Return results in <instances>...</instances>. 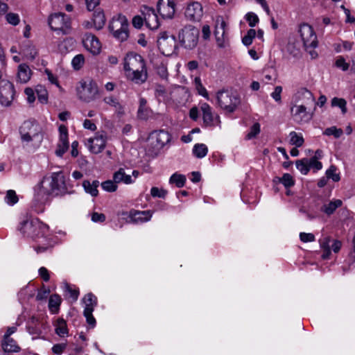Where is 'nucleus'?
<instances>
[{"label": "nucleus", "mask_w": 355, "mask_h": 355, "mask_svg": "<svg viewBox=\"0 0 355 355\" xmlns=\"http://www.w3.org/2000/svg\"><path fill=\"white\" fill-rule=\"evenodd\" d=\"M126 78L135 84L141 85L148 79V71L144 59L136 53H128L123 60Z\"/></svg>", "instance_id": "nucleus-1"}, {"label": "nucleus", "mask_w": 355, "mask_h": 355, "mask_svg": "<svg viewBox=\"0 0 355 355\" xmlns=\"http://www.w3.org/2000/svg\"><path fill=\"white\" fill-rule=\"evenodd\" d=\"M21 140L24 147L35 150L42 144L44 134L40 125L32 121H26L19 128Z\"/></svg>", "instance_id": "nucleus-2"}, {"label": "nucleus", "mask_w": 355, "mask_h": 355, "mask_svg": "<svg viewBox=\"0 0 355 355\" xmlns=\"http://www.w3.org/2000/svg\"><path fill=\"white\" fill-rule=\"evenodd\" d=\"M40 192L46 195H64L68 193L66 177L62 171L54 172L44 177L41 182Z\"/></svg>", "instance_id": "nucleus-3"}, {"label": "nucleus", "mask_w": 355, "mask_h": 355, "mask_svg": "<svg viewBox=\"0 0 355 355\" xmlns=\"http://www.w3.org/2000/svg\"><path fill=\"white\" fill-rule=\"evenodd\" d=\"M19 230L26 237L33 240L49 236V227L38 218H27L20 223Z\"/></svg>", "instance_id": "nucleus-4"}, {"label": "nucleus", "mask_w": 355, "mask_h": 355, "mask_svg": "<svg viewBox=\"0 0 355 355\" xmlns=\"http://www.w3.org/2000/svg\"><path fill=\"white\" fill-rule=\"evenodd\" d=\"M98 92L97 84L92 79L81 80L76 87L78 98L85 103L94 101L98 95Z\"/></svg>", "instance_id": "nucleus-5"}, {"label": "nucleus", "mask_w": 355, "mask_h": 355, "mask_svg": "<svg viewBox=\"0 0 355 355\" xmlns=\"http://www.w3.org/2000/svg\"><path fill=\"white\" fill-rule=\"evenodd\" d=\"M108 28L116 39L121 42L128 39L129 35L128 21L125 15L119 14L113 17L109 24Z\"/></svg>", "instance_id": "nucleus-6"}, {"label": "nucleus", "mask_w": 355, "mask_h": 355, "mask_svg": "<svg viewBox=\"0 0 355 355\" xmlns=\"http://www.w3.org/2000/svg\"><path fill=\"white\" fill-rule=\"evenodd\" d=\"M216 98L218 106L227 113L234 112L241 103L239 96L229 91H218Z\"/></svg>", "instance_id": "nucleus-7"}, {"label": "nucleus", "mask_w": 355, "mask_h": 355, "mask_svg": "<svg viewBox=\"0 0 355 355\" xmlns=\"http://www.w3.org/2000/svg\"><path fill=\"white\" fill-rule=\"evenodd\" d=\"M178 39L184 49H193L198 43L199 30L192 25L185 26L180 31Z\"/></svg>", "instance_id": "nucleus-8"}, {"label": "nucleus", "mask_w": 355, "mask_h": 355, "mask_svg": "<svg viewBox=\"0 0 355 355\" xmlns=\"http://www.w3.org/2000/svg\"><path fill=\"white\" fill-rule=\"evenodd\" d=\"M48 24L51 30L63 35L69 34L71 29V19L67 15L57 12L49 17Z\"/></svg>", "instance_id": "nucleus-9"}, {"label": "nucleus", "mask_w": 355, "mask_h": 355, "mask_svg": "<svg viewBox=\"0 0 355 355\" xmlns=\"http://www.w3.org/2000/svg\"><path fill=\"white\" fill-rule=\"evenodd\" d=\"M298 35L306 49L315 48L318 38L313 28L307 23H302L298 26Z\"/></svg>", "instance_id": "nucleus-10"}, {"label": "nucleus", "mask_w": 355, "mask_h": 355, "mask_svg": "<svg viewBox=\"0 0 355 355\" xmlns=\"http://www.w3.org/2000/svg\"><path fill=\"white\" fill-rule=\"evenodd\" d=\"M157 45L163 55L166 56L171 55L175 51L177 47L175 37L166 32L162 33L157 40Z\"/></svg>", "instance_id": "nucleus-11"}, {"label": "nucleus", "mask_w": 355, "mask_h": 355, "mask_svg": "<svg viewBox=\"0 0 355 355\" xmlns=\"http://www.w3.org/2000/svg\"><path fill=\"white\" fill-rule=\"evenodd\" d=\"M85 304L83 315L86 318L87 322L91 327L96 325V320L93 316V311L97 306V298L92 293H87L83 299Z\"/></svg>", "instance_id": "nucleus-12"}, {"label": "nucleus", "mask_w": 355, "mask_h": 355, "mask_svg": "<svg viewBox=\"0 0 355 355\" xmlns=\"http://www.w3.org/2000/svg\"><path fill=\"white\" fill-rule=\"evenodd\" d=\"M15 93V87L11 82L8 80L0 81V103L2 105H10L14 99Z\"/></svg>", "instance_id": "nucleus-13"}, {"label": "nucleus", "mask_w": 355, "mask_h": 355, "mask_svg": "<svg viewBox=\"0 0 355 355\" xmlns=\"http://www.w3.org/2000/svg\"><path fill=\"white\" fill-rule=\"evenodd\" d=\"M227 24L222 16L216 19L214 35L217 45L224 48L228 44V37L226 35Z\"/></svg>", "instance_id": "nucleus-14"}, {"label": "nucleus", "mask_w": 355, "mask_h": 355, "mask_svg": "<svg viewBox=\"0 0 355 355\" xmlns=\"http://www.w3.org/2000/svg\"><path fill=\"white\" fill-rule=\"evenodd\" d=\"M200 110L202 113L203 123L207 127L219 125L220 123V117L214 114L212 107L207 103L200 104Z\"/></svg>", "instance_id": "nucleus-15"}, {"label": "nucleus", "mask_w": 355, "mask_h": 355, "mask_svg": "<svg viewBox=\"0 0 355 355\" xmlns=\"http://www.w3.org/2000/svg\"><path fill=\"white\" fill-rule=\"evenodd\" d=\"M309 105L295 104L291 108V113L294 121L297 123H306L312 118V114L309 111Z\"/></svg>", "instance_id": "nucleus-16"}, {"label": "nucleus", "mask_w": 355, "mask_h": 355, "mask_svg": "<svg viewBox=\"0 0 355 355\" xmlns=\"http://www.w3.org/2000/svg\"><path fill=\"white\" fill-rule=\"evenodd\" d=\"M144 18L146 26L150 30H156L159 26V21L155 10L147 6H142L140 9Z\"/></svg>", "instance_id": "nucleus-17"}, {"label": "nucleus", "mask_w": 355, "mask_h": 355, "mask_svg": "<svg viewBox=\"0 0 355 355\" xmlns=\"http://www.w3.org/2000/svg\"><path fill=\"white\" fill-rule=\"evenodd\" d=\"M59 130V141L57 145L55 154L58 157H62L69 149L68 129L66 125H60Z\"/></svg>", "instance_id": "nucleus-18"}, {"label": "nucleus", "mask_w": 355, "mask_h": 355, "mask_svg": "<svg viewBox=\"0 0 355 355\" xmlns=\"http://www.w3.org/2000/svg\"><path fill=\"white\" fill-rule=\"evenodd\" d=\"M176 3L175 0H159L157 9L163 18L172 19L175 13Z\"/></svg>", "instance_id": "nucleus-19"}, {"label": "nucleus", "mask_w": 355, "mask_h": 355, "mask_svg": "<svg viewBox=\"0 0 355 355\" xmlns=\"http://www.w3.org/2000/svg\"><path fill=\"white\" fill-rule=\"evenodd\" d=\"M203 15V8L202 5L197 1L191 2L188 4L185 10V17L190 21H198Z\"/></svg>", "instance_id": "nucleus-20"}, {"label": "nucleus", "mask_w": 355, "mask_h": 355, "mask_svg": "<svg viewBox=\"0 0 355 355\" xmlns=\"http://www.w3.org/2000/svg\"><path fill=\"white\" fill-rule=\"evenodd\" d=\"M84 47L93 55H97L101 49V44L98 39L91 33L85 35L83 39Z\"/></svg>", "instance_id": "nucleus-21"}, {"label": "nucleus", "mask_w": 355, "mask_h": 355, "mask_svg": "<svg viewBox=\"0 0 355 355\" xmlns=\"http://www.w3.org/2000/svg\"><path fill=\"white\" fill-rule=\"evenodd\" d=\"M150 140L157 148H162L171 141V135L164 130H156L150 134Z\"/></svg>", "instance_id": "nucleus-22"}, {"label": "nucleus", "mask_w": 355, "mask_h": 355, "mask_svg": "<svg viewBox=\"0 0 355 355\" xmlns=\"http://www.w3.org/2000/svg\"><path fill=\"white\" fill-rule=\"evenodd\" d=\"M106 138L103 135L96 134L87 140V147L94 154L101 153L105 147Z\"/></svg>", "instance_id": "nucleus-23"}, {"label": "nucleus", "mask_w": 355, "mask_h": 355, "mask_svg": "<svg viewBox=\"0 0 355 355\" xmlns=\"http://www.w3.org/2000/svg\"><path fill=\"white\" fill-rule=\"evenodd\" d=\"M315 103L313 94L306 88L300 89L295 94V104L313 106Z\"/></svg>", "instance_id": "nucleus-24"}, {"label": "nucleus", "mask_w": 355, "mask_h": 355, "mask_svg": "<svg viewBox=\"0 0 355 355\" xmlns=\"http://www.w3.org/2000/svg\"><path fill=\"white\" fill-rule=\"evenodd\" d=\"M154 116L153 111L147 106V101L144 98L139 99V106L137 110V117L141 120H148Z\"/></svg>", "instance_id": "nucleus-25"}, {"label": "nucleus", "mask_w": 355, "mask_h": 355, "mask_svg": "<svg viewBox=\"0 0 355 355\" xmlns=\"http://www.w3.org/2000/svg\"><path fill=\"white\" fill-rule=\"evenodd\" d=\"M131 222L144 223L150 220L152 213L150 211L132 210L128 214Z\"/></svg>", "instance_id": "nucleus-26"}, {"label": "nucleus", "mask_w": 355, "mask_h": 355, "mask_svg": "<svg viewBox=\"0 0 355 355\" xmlns=\"http://www.w3.org/2000/svg\"><path fill=\"white\" fill-rule=\"evenodd\" d=\"M32 74L31 69L26 64H20L17 69V80L19 83L25 84L30 80Z\"/></svg>", "instance_id": "nucleus-27"}, {"label": "nucleus", "mask_w": 355, "mask_h": 355, "mask_svg": "<svg viewBox=\"0 0 355 355\" xmlns=\"http://www.w3.org/2000/svg\"><path fill=\"white\" fill-rule=\"evenodd\" d=\"M343 205V201L340 199H332L324 202L320 207V211L327 216L332 215L335 211Z\"/></svg>", "instance_id": "nucleus-28"}, {"label": "nucleus", "mask_w": 355, "mask_h": 355, "mask_svg": "<svg viewBox=\"0 0 355 355\" xmlns=\"http://www.w3.org/2000/svg\"><path fill=\"white\" fill-rule=\"evenodd\" d=\"M92 21L94 28L96 30H101L105 26L106 19L103 10L98 8L93 14Z\"/></svg>", "instance_id": "nucleus-29"}, {"label": "nucleus", "mask_w": 355, "mask_h": 355, "mask_svg": "<svg viewBox=\"0 0 355 355\" xmlns=\"http://www.w3.org/2000/svg\"><path fill=\"white\" fill-rule=\"evenodd\" d=\"M1 347L5 353H16L21 349L16 341L10 338H3L1 341Z\"/></svg>", "instance_id": "nucleus-30"}, {"label": "nucleus", "mask_w": 355, "mask_h": 355, "mask_svg": "<svg viewBox=\"0 0 355 355\" xmlns=\"http://www.w3.org/2000/svg\"><path fill=\"white\" fill-rule=\"evenodd\" d=\"M113 180L115 182H117V184L122 182L129 184L134 182L130 175L125 174L123 168H119V171L114 173Z\"/></svg>", "instance_id": "nucleus-31"}, {"label": "nucleus", "mask_w": 355, "mask_h": 355, "mask_svg": "<svg viewBox=\"0 0 355 355\" xmlns=\"http://www.w3.org/2000/svg\"><path fill=\"white\" fill-rule=\"evenodd\" d=\"M55 331L60 337L68 336L69 331L66 321L63 318H58L54 323Z\"/></svg>", "instance_id": "nucleus-32"}, {"label": "nucleus", "mask_w": 355, "mask_h": 355, "mask_svg": "<svg viewBox=\"0 0 355 355\" xmlns=\"http://www.w3.org/2000/svg\"><path fill=\"white\" fill-rule=\"evenodd\" d=\"M98 186L99 182L98 180H94L92 182H90L89 180H84L83 182V187H84L85 191L94 197L98 196Z\"/></svg>", "instance_id": "nucleus-33"}, {"label": "nucleus", "mask_w": 355, "mask_h": 355, "mask_svg": "<svg viewBox=\"0 0 355 355\" xmlns=\"http://www.w3.org/2000/svg\"><path fill=\"white\" fill-rule=\"evenodd\" d=\"M103 102L110 107L114 108L118 112H123V106L119 103L118 98L112 95L105 96Z\"/></svg>", "instance_id": "nucleus-34"}, {"label": "nucleus", "mask_w": 355, "mask_h": 355, "mask_svg": "<svg viewBox=\"0 0 355 355\" xmlns=\"http://www.w3.org/2000/svg\"><path fill=\"white\" fill-rule=\"evenodd\" d=\"M61 304V298L58 295H51L49 300V309L51 313L55 314L59 311V307Z\"/></svg>", "instance_id": "nucleus-35"}, {"label": "nucleus", "mask_w": 355, "mask_h": 355, "mask_svg": "<svg viewBox=\"0 0 355 355\" xmlns=\"http://www.w3.org/2000/svg\"><path fill=\"white\" fill-rule=\"evenodd\" d=\"M331 239L329 237H324L320 240V245L321 249L323 250L322 257L324 259L329 258L331 254Z\"/></svg>", "instance_id": "nucleus-36"}, {"label": "nucleus", "mask_w": 355, "mask_h": 355, "mask_svg": "<svg viewBox=\"0 0 355 355\" xmlns=\"http://www.w3.org/2000/svg\"><path fill=\"white\" fill-rule=\"evenodd\" d=\"M192 151L196 157L201 159L207 155L208 148L204 144H196L194 145Z\"/></svg>", "instance_id": "nucleus-37"}, {"label": "nucleus", "mask_w": 355, "mask_h": 355, "mask_svg": "<svg viewBox=\"0 0 355 355\" xmlns=\"http://www.w3.org/2000/svg\"><path fill=\"white\" fill-rule=\"evenodd\" d=\"M290 137V144L291 145L295 146L297 148L301 147L304 142V138L300 133H297L295 131H292L289 134Z\"/></svg>", "instance_id": "nucleus-38"}, {"label": "nucleus", "mask_w": 355, "mask_h": 355, "mask_svg": "<svg viewBox=\"0 0 355 355\" xmlns=\"http://www.w3.org/2000/svg\"><path fill=\"white\" fill-rule=\"evenodd\" d=\"M185 182L186 177L184 175L178 174L177 173L173 174L169 179V183L175 184L178 188L183 187Z\"/></svg>", "instance_id": "nucleus-39"}, {"label": "nucleus", "mask_w": 355, "mask_h": 355, "mask_svg": "<svg viewBox=\"0 0 355 355\" xmlns=\"http://www.w3.org/2000/svg\"><path fill=\"white\" fill-rule=\"evenodd\" d=\"M195 88L197 90L199 95L203 96L207 100H209V94L206 88L202 85L200 77H196L194 79Z\"/></svg>", "instance_id": "nucleus-40"}, {"label": "nucleus", "mask_w": 355, "mask_h": 355, "mask_svg": "<svg viewBox=\"0 0 355 355\" xmlns=\"http://www.w3.org/2000/svg\"><path fill=\"white\" fill-rule=\"evenodd\" d=\"M19 200L18 196L14 190H8L4 197V201L8 205L12 206Z\"/></svg>", "instance_id": "nucleus-41"}, {"label": "nucleus", "mask_w": 355, "mask_h": 355, "mask_svg": "<svg viewBox=\"0 0 355 355\" xmlns=\"http://www.w3.org/2000/svg\"><path fill=\"white\" fill-rule=\"evenodd\" d=\"M36 93L38 101L43 104L48 102V92L46 88L42 85H37L36 87Z\"/></svg>", "instance_id": "nucleus-42"}, {"label": "nucleus", "mask_w": 355, "mask_h": 355, "mask_svg": "<svg viewBox=\"0 0 355 355\" xmlns=\"http://www.w3.org/2000/svg\"><path fill=\"white\" fill-rule=\"evenodd\" d=\"M22 53L27 59L31 60H34L37 55V49L32 45L25 46L22 50Z\"/></svg>", "instance_id": "nucleus-43"}, {"label": "nucleus", "mask_w": 355, "mask_h": 355, "mask_svg": "<svg viewBox=\"0 0 355 355\" xmlns=\"http://www.w3.org/2000/svg\"><path fill=\"white\" fill-rule=\"evenodd\" d=\"M296 167L302 174L306 175L310 170L309 159H302L297 160L296 162Z\"/></svg>", "instance_id": "nucleus-44"}, {"label": "nucleus", "mask_w": 355, "mask_h": 355, "mask_svg": "<svg viewBox=\"0 0 355 355\" xmlns=\"http://www.w3.org/2000/svg\"><path fill=\"white\" fill-rule=\"evenodd\" d=\"M256 35L257 32L254 29L250 28L248 30L247 34L242 39L243 44L246 46L252 44L253 39L256 37Z\"/></svg>", "instance_id": "nucleus-45"}, {"label": "nucleus", "mask_w": 355, "mask_h": 355, "mask_svg": "<svg viewBox=\"0 0 355 355\" xmlns=\"http://www.w3.org/2000/svg\"><path fill=\"white\" fill-rule=\"evenodd\" d=\"M346 105L347 102L344 98L334 97L331 100V105L340 107L343 114H345L347 111Z\"/></svg>", "instance_id": "nucleus-46"}, {"label": "nucleus", "mask_w": 355, "mask_h": 355, "mask_svg": "<svg viewBox=\"0 0 355 355\" xmlns=\"http://www.w3.org/2000/svg\"><path fill=\"white\" fill-rule=\"evenodd\" d=\"M102 189L107 192H114L117 189V182L113 180H106L101 183Z\"/></svg>", "instance_id": "nucleus-47"}, {"label": "nucleus", "mask_w": 355, "mask_h": 355, "mask_svg": "<svg viewBox=\"0 0 355 355\" xmlns=\"http://www.w3.org/2000/svg\"><path fill=\"white\" fill-rule=\"evenodd\" d=\"M279 182H281L286 188L291 187L295 184L292 175L289 173H284L282 178H279Z\"/></svg>", "instance_id": "nucleus-48"}, {"label": "nucleus", "mask_w": 355, "mask_h": 355, "mask_svg": "<svg viewBox=\"0 0 355 355\" xmlns=\"http://www.w3.org/2000/svg\"><path fill=\"white\" fill-rule=\"evenodd\" d=\"M245 19L250 27H254L259 21V17L253 12H248L245 16Z\"/></svg>", "instance_id": "nucleus-49"}, {"label": "nucleus", "mask_w": 355, "mask_h": 355, "mask_svg": "<svg viewBox=\"0 0 355 355\" xmlns=\"http://www.w3.org/2000/svg\"><path fill=\"white\" fill-rule=\"evenodd\" d=\"M84 63H85V58H84L83 55H82V54H78V55H76L73 58L72 62H71L72 66H73V69H75L76 70H79L80 69H81L83 67Z\"/></svg>", "instance_id": "nucleus-50"}, {"label": "nucleus", "mask_w": 355, "mask_h": 355, "mask_svg": "<svg viewBox=\"0 0 355 355\" xmlns=\"http://www.w3.org/2000/svg\"><path fill=\"white\" fill-rule=\"evenodd\" d=\"M336 171L337 169L336 166H331L326 171L327 178L331 179L334 182H338L340 178Z\"/></svg>", "instance_id": "nucleus-51"}, {"label": "nucleus", "mask_w": 355, "mask_h": 355, "mask_svg": "<svg viewBox=\"0 0 355 355\" xmlns=\"http://www.w3.org/2000/svg\"><path fill=\"white\" fill-rule=\"evenodd\" d=\"M150 194L154 198H164L167 194V191L163 189L154 187L150 189Z\"/></svg>", "instance_id": "nucleus-52"}, {"label": "nucleus", "mask_w": 355, "mask_h": 355, "mask_svg": "<svg viewBox=\"0 0 355 355\" xmlns=\"http://www.w3.org/2000/svg\"><path fill=\"white\" fill-rule=\"evenodd\" d=\"M260 132V125L259 123H255L250 128V130L246 135L247 139H251L255 137Z\"/></svg>", "instance_id": "nucleus-53"}, {"label": "nucleus", "mask_w": 355, "mask_h": 355, "mask_svg": "<svg viewBox=\"0 0 355 355\" xmlns=\"http://www.w3.org/2000/svg\"><path fill=\"white\" fill-rule=\"evenodd\" d=\"M324 135L330 136L334 135L336 138H339L342 134L343 130L341 129L336 128V127L333 126L331 128H328L324 130Z\"/></svg>", "instance_id": "nucleus-54"}, {"label": "nucleus", "mask_w": 355, "mask_h": 355, "mask_svg": "<svg viewBox=\"0 0 355 355\" xmlns=\"http://www.w3.org/2000/svg\"><path fill=\"white\" fill-rule=\"evenodd\" d=\"M248 2H255L257 4L260 5L263 10L266 12L268 15H271V11L270 10L269 6L266 0H245Z\"/></svg>", "instance_id": "nucleus-55"}, {"label": "nucleus", "mask_w": 355, "mask_h": 355, "mask_svg": "<svg viewBox=\"0 0 355 355\" xmlns=\"http://www.w3.org/2000/svg\"><path fill=\"white\" fill-rule=\"evenodd\" d=\"M6 18L7 21L13 26H16L19 23V17L17 14L8 13L6 15Z\"/></svg>", "instance_id": "nucleus-56"}, {"label": "nucleus", "mask_w": 355, "mask_h": 355, "mask_svg": "<svg viewBox=\"0 0 355 355\" xmlns=\"http://www.w3.org/2000/svg\"><path fill=\"white\" fill-rule=\"evenodd\" d=\"M338 68L341 69L343 71H347L349 69V64L345 62L343 57H338L335 62Z\"/></svg>", "instance_id": "nucleus-57"}, {"label": "nucleus", "mask_w": 355, "mask_h": 355, "mask_svg": "<svg viewBox=\"0 0 355 355\" xmlns=\"http://www.w3.org/2000/svg\"><path fill=\"white\" fill-rule=\"evenodd\" d=\"M144 18L140 15L135 16L132 19V26L137 29H140L144 25Z\"/></svg>", "instance_id": "nucleus-58"}, {"label": "nucleus", "mask_w": 355, "mask_h": 355, "mask_svg": "<svg viewBox=\"0 0 355 355\" xmlns=\"http://www.w3.org/2000/svg\"><path fill=\"white\" fill-rule=\"evenodd\" d=\"M67 347L66 343L55 344L52 347V352L57 355L62 354Z\"/></svg>", "instance_id": "nucleus-59"}, {"label": "nucleus", "mask_w": 355, "mask_h": 355, "mask_svg": "<svg viewBox=\"0 0 355 355\" xmlns=\"http://www.w3.org/2000/svg\"><path fill=\"white\" fill-rule=\"evenodd\" d=\"M300 239L304 243L312 242L315 241V236L311 233L301 232Z\"/></svg>", "instance_id": "nucleus-60"}, {"label": "nucleus", "mask_w": 355, "mask_h": 355, "mask_svg": "<svg viewBox=\"0 0 355 355\" xmlns=\"http://www.w3.org/2000/svg\"><path fill=\"white\" fill-rule=\"evenodd\" d=\"M309 164L310 166V168H314L316 171L320 170L322 168V164L320 162L317 160L316 157H313L309 159Z\"/></svg>", "instance_id": "nucleus-61"}, {"label": "nucleus", "mask_w": 355, "mask_h": 355, "mask_svg": "<svg viewBox=\"0 0 355 355\" xmlns=\"http://www.w3.org/2000/svg\"><path fill=\"white\" fill-rule=\"evenodd\" d=\"M282 92V87L281 86H277V87H275L274 92L271 94V96L276 102H278V103L281 102Z\"/></svg>", "instance_id": "nucleus-62"}, {"label": "nucleus", "mask_w": 355, "mask_h": 355, "mask_svg": "<svg viewBox=\"0 0 355 355\" xmlns=\"http://www.w3.org/2000/svg\"><path fill=\"white\" fill-rule=\"evenodd\" d=\"M44 73L47 76V78L51 83L54 84V85H57L58 87H59V83H58L57 77L55 76H54L49 69H46L44 71Z\"/></svg>", "instance_id": "nucleus-63"}, {"label": "nucleus", "mask_w": 355, "mask_h": 355, "mask_svg": "<svg viewBox=\"0 0 355 355\" xmlns=\"http://www.w3.org/2000/svg\"><path fill=\"white\" fill-rule=\"evenodd\" d=\"M25 94L27 96V101L28 103H32L35 100V93L32 88L27 87L24 90Z\"/></svg>", "instance_id": "nucleus-64"}]
</instances>
